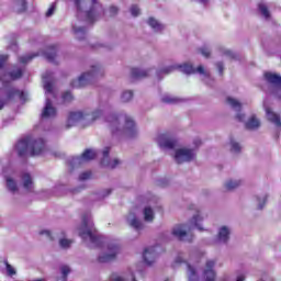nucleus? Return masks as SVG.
<instances>
[{
	"instance_id": "1",
	"label": "nucleus",
	"mask_w": 281,
	"mask_h": 281,
	"mask_svg": "<svg viewBox=\"0 0 281 281\" xmlns=\"http://www.w3.org/2000/svg\"><path fill=\"white\" fill-rule=\"evenodd\" d=\"M46 142L43 138H32L26 136L20 139L15 145V150L19 157H27L30 151L31 157H38L45 153Z\"/></svg>"
},
{
	"instance_id": "2",
	"label": "nucleus",
	"mask_w": 281,
	"mask_h": 281,
	"mask_svg": "<svg viewBox=\"0 0 281 281\" xmlns=\"http://www.w3.org/2000/svg\"><path fill=\"white\" fill-rule=\"evenodd\" d=\"M78 12H82V8L87 5L85 0H74ZM100 16H104V7L98 0H91V7L86 13L89 23H95Z\"/></svg>"
},
{
	"instance_id": "3",
	"label": "nucleus",
	"mask_w": 281,
	"mask_h": 281,
	"mask_svg": "<svg viewBox=\"0 0 281 281\" xmlns=\"http://www.w3.org/2000/svg\"><path fill=\"white\" fill-rule=\"evenodd\" d=\"M98 71H100V66H92L91 71L83 72L78 78V80H75L70 83V87H72V89H80L82 87H87V85L91 82V78H93L94 76H98Z\"/></svg>"
},
{
	"instance_id": "4",
	"label": "nucleus",
	"mask_w": 281,
	"mask_h": 281,
	"mask_svg": "<svg viewBox=\"0 0 281 281\" xmlns=\"http://www.w3.org/2000/svg\"><path fill=\"white\" fill-rule=\"evenodd\" d=\"M23 74H24L23 68L14 67L13 70L0 77V82L2 83V87H10V81L21 80V78H23Z\"/></svg>"
},
{
	"instance_id": "5",
	"label": "nucleus",
	"mask_w": 281,
	"mask_h": 281,
	"mask_svg": "<svg viewBox=\"0 0 281 281\" xmlns=\"http://www.w3.org/2000/svg\"><path fill=\"white\" fill-rule=\"evenodd\" d=\"M79 236L81 238H86V236H88V238H90V243H100V236L95 235L93 229H91V227H89V222L87 221V216H83L82 218V228L79 232Z\"/></svg>"
},
{
	"instance_id": "6",
	"label": "nucleus",
	"mask_w": 281,
	"mask_h": 281,
	"mask_svg": "<svg viewBox=\"0 0 281 281\" xmlns=\"http://www.w3.org/2000/svg\"><path fill=\"white\" fill-rule=\"evenodd\" d=\"M109 252L102 256H99L98 262L104 263V262H113L117 258V254H120V246L115 244H110L108 246Z\"/></svg>"
},
{
	"instance_id": "7",
	"label": "nucleus",
	"mask_w": 281,
	"mask_h": 281,
	"mask_svg": "<svg viewBox=\"0 0 281 281\" xmlns=\"http://www.w3.org/2000/svg\"><path fill=\"white\" fill-rule=\"evenodd\" d=\"M178 69H181L183 74H187L188 76L192 74H201V76H206V78H210V72L205 71V67L198 66V68H194L192 64H183L178 66Z\"/></svg>"
},
{
	"instance_id": "8",
	"label": "nucleus",
	"mask_w": 281,
	"mask_h": 281,
	"mask_svg": "<svg viewBox=\"0 0 281 281\" xmlns=\"http://www.w3.org/2000/svg\"><path fill=\"white\" fill-rule=\"evenodd\" d=\"M192 159H194L192 149L180 148L176 150L175 160L177 164H184V161H192Z\"/></svg>"
},
{
	"instance_id": "9",
	"label": "nucleus",
	"mask_w": 281,
	"mask_h": 281,
	"mask_svg": "<svg viewBox=\"0 0 281 281\" xmlns=\"http://www.w3.org/2000/svg\"><path fill=\"white\" fill-rule=\"evenodd\" d=\"M124 120L125 126L123 127V133H125V135H127L128 137H135L137 135L135 121H133V119H131V116L128 115H125Z\"/></svg>"
},
{
	"instance_id": "10",
	"label": "nucleus",
	"mask_w": 281,
	"mask_h": 281,
	"mask_svg": "<svg viewBox=\"0 0 281 281\" xmlns=\"http://www.w3.org/2000/svg\"><path fill=\"white\" fill-rule=\"evenodd\" d=\"M87 115L83 112H70L68 115V121L66 128H71V126H75L77 122H81V120H87Z\"/></svg>"
},
{
	"instance_id": "11",
	"label": "nucleus",
	"mask_w": 281,
	"mask_h": 281,
	"mask_svg": "<svg viewBox=\"0 0 281 281\" xmlns=\"http://www.w3.org/2000/svg\"><path fill=\"white\" fill-rule=\"evenodd\" d=\"M157 246L146 248L143 252V260L146 265H153L157 260Z\"/></svg>"
},
{
	"instance_id": "12",
	"label": "nucleus",
	"mask_w": 281,
	"mask_h": 281,
	"mask_svg": "<svg viewBox=\"0 0 281 281\" xmlns=\"http://www.w3.org/2000/svg\"><path fill=\"white\" fill-rule=\"evenodd\" d=\"M216 261L209 260L206 261V269L204 270V278L206 281H216V272L214 271V266Z\"/></svg>"
},
{
	"instance_id": "13",
	"label": "nucleus",
	"mask_w": 281,
	"mask_h": 281,
	"mask_svg": "<svg viewBox=\"0 0 281 281\" xmlns=\"http://www.w3.org/2000/svg\"><path fill=\"white\" fill-rule=\"evenodd\" d=\"M42 117H56V108L52 106V99H46V105L42 112Z\"/></svg>"
},
{
	"instance_id": "14",
	"label": "nucleus",
	"mask_w": 281,
	"mask_h": 281,
	"mask_svg": "<svg viewBox=\"0 0 281 281\" xmlns=\"http://www.w3.org/2000/svg\"><path fill=\"white\" fill-rule=\"evenodd\" d=\"M265 78L267 82L273 85V87H279L281 89V76L273 72H266Z\"/></svg>"
},
{
	"instance_id": "15",
	"label": "nucleus",
	"mask_w": 281,
	"mask_h": 281,
	"mask_svg": "<svg viewBox=\"0 0 281 281\" xmlns=\"http://www.w3.org/2000/svg\"><path fill=\"white\" fill-rule=\"evenodd\" d=\"M106 122H109L112 131V135H115L117 133V130L120 128V116L112 114L108 116Z\"/></svg>"
},
{
	"instance_id": "16",
	"label": "nucleus",
	"mask_w": 281,
	"mask_h": 281,
	"mask_svg": "<svg viewBox=\"0 0 281 281\" xmlns=\"http://www.w3.org/2000/svg\"><path fill=\"white\" fill-rule=\"evenodd\" d=\"M184 229L186 225L179 224L172 229V235L180 240H184V238L188 236V232H186Z\"/></svg>"
},
{
	"instance_id": "17",
	"label": "nucleus",
	"mask_w": 281,
	"mask_h": 281,
	"mask_svg": "<svg viewBox=\"0 0 281 281\" xmlns=\"http://www.w3.org/2000/svg\"><path fill=\"white\" fill-rule=\"evenodd\" d=\"M56 52H58V46L50 45L47 47V50L44 53V55L48 63H55Z\"/></svg>"
},
{
	"instance_id": "18",
	"label": "nucleus",
	"mask_w": 281,
	"mask_h": 281,
	"mask_svg": "<svg viewBox=\"0 0 281 281\" xmlns=\"http://www.w3.org/2000/svg\"><path fill=\"white\" fill-rule=\"evenodd\" d=\"M98 157V154L93 149H86L82 155L78 158L79 164H82V161H91Z\"/></svg>"
},
{
	"instance_id": "19",
	"label": "nucleus",
	"mask_w": 281,
	"mask_h": 281,
	"mask_svg": "<svg viewBox=\"0 0 281 281\" xmlns=\"http://www.w3.org/2000/svg\"><path fill=\"white\" fill-rule=\"evenodd\" d=\"M266 113L269 122H272V124H276V126H279V127L281 126L280 115L271 111V108H267Z\"/></svg>"
},
{
	"instance_id": "20",
	"label": "nucleus",
	"mask_w": 281,
	"mask_h": 281,
	"mask_svg": "<svg viewBox=\"0 0 281 281\" xmlns=\"http://www.w3.org/2000/svg\"><path fill=\"white\" fill-rule=\"evenodd\" d=\"M131 78H132V80H139L142 78H148V70H142L139 68H132Z\"/></svg>"
},
{
	"instance_id": "21",
	"label": "nucleus",
	"mask_w": 281,
	"mask_h": 281,
	"mask_svg": "<svg viewBox=\"0 0 281 281\" xmlns=\"http://www.w3.org/2000/svg\"><path fill=\"white\" fill-rule=\"evenodd\" d=\"M14 95H18L20 100H23V101L27 100V94H25L23 91L19 89H11L7 94V98L8 100H12Z\"/></svg>"
},
{
	"instance_id": "22",
	"label": "nucleus",
	"mask_w": 281,
	"mask_h": 281,
	"mask_svg": "<svg viewBox=\"0 0 281 281\" xmlns=\"http://www.w3.org/2000/svg\"><path fill=\"white\" fill-rule=\"evenodd\" d=\"M217 238L221 243H227V240H229V228L223 226L218 232Z\"/></svg>"
},
{
	"instance_id": "23",
	"label": "nucleus",
	"mask_w": 281,
	"mask_h": 281,
	"mask_svg": "<svg viewBox=\"0 0 281 281\" xmlns=\"http://www.w3.org/2000/svg\"><path fill=\"white\" fill-rule=\"evenodd\" d=\"M203 222V217L201 216V212L196 211V214L192 217L191 223L196 227L200 232H203L204 228L201 227V223Z\"/></svg>"
},
{
	"instance_id": "24",
	"label": "nucleus",
	"mask_w": 281,
	"mask_h": 281,
	"mask_svg": "<svg viewBox=\"0 0 281 281\" xmlns=\"http://www.w3.org/2000/svg\"><path fill=\"white\" fill-rule=\"evenodd\" d=\"M147 23L154 32H161L164 30V24L159 23L155 18H149Z\"/></svg>"
},
{
	"instance_id": "25",
	"label": "nucleus",
	"mask_w": 281,
	"mask_h": 281,
	"mask_svg": "<svg viewBox=\"0 0 281 281\" xmlns=\"http://www.w3.org/2000/svg\"><path fill=\"white\" fill-rule=\"evenodd\" d=\"M260 126V121L256 119V116H251L246 123V128L248 131H254V128H258Z\"/></svg>"
},
{
	"instance_id": "26",
	"label": "nucleus",
	"mask_w": 281,
	"mask_h": 281,
	"mask_svg": "<svg viewBox=\"0 0 281 281\" xmlns=\"http://www.w3.org/2000/svg\"><path fill=\"white\" fill-rule=\"evenodd\" d=\"M144 218L148 223H153V221H155V212H153L150 206L144 209Z\"/></svg>"
},
{
	"instance_id": "27",
	"label": "nucleus",
	"mask_w": 281,
	"mask_h": 281,
	"mask_svg": "<svg viewBox=\"0 0 281 281\" xmlns=\"http://www.w3.org/2000/svg\"><path fill=\"white\" fill-rule=\"evenodd\" d=\"M160 148H175L177 146V140L176 139H171V138H167L164 142L159 143Z\"/></svg>"
},
{
	"instance_id": "28",
	"label": "nucleus",
	"mask_w": 281,
	"mask_h": 281,
	"mask_svg": "<svg viewBox=\"0 0 281 281\" xmlns=\"http://www.w3.org/2000/svg\"><path fill=\"white\" fill-rule=\"evenodd\" d=\"M74 32L78 41H82L87 36V29L85 27H74Z\"/></svg>"
},
{
	"instance_id": "29",
	"label": "nucleus",
	"mask_w": 281,
	"mask_h": 281,
	"mask_svg": "<svg viewBox=\"0 0 281 281\" xmlns=\"http://www.w3.org/2000/svg\"><path fill=\"white\" fill-rule=\"evenodd\" d=\"M37 56H38V53L32 54V55L22 56V57H19V61L22 65H27V63L34 60V58H36Z\"/></svg>"
},
{
	"instance_id": "30",
	"label": "nucleus",
	"mask_w": 281,
	"mask_h": 281,
	"mask_svg": "<svg viewBox=\"0 0 281 281\" xmlns=\"http://www.w3.org/2000/svg\"><path fill=\"white\" fill-rule=\"evenodd\" d=\"M241 181L240 180H228L226 183H225V188L226 190H236V188H238L240 186Z\"/></svg>"
},
{
	"instance_id": "31",
	"label": "nucleus",
	"mask_w": 281,
	"mask_h": 281,
	"mask_svg": "<svg viewBox=\"0 0 281 281\" xmlns=\"http://www.w3.org/2000/svg\"><path fill=\"white\" fill-rule=\"evenodd\" d=\"M258 10L261 12L265 19H269L271 16V13L269 12V8H267L265 3H259Z\"/></svg>"
},
{
	"instance_id": "32",
	"label": "nucleus",
	"mask_w": 281,
	"mask_h": 281,
	"mask_svg": "<svg viewBox=\"0 0 281 281\" xmlns=\"http://www.w3.org/2000/svg\"><path fill=\"white\" fill-rule=\"evenodd\" d=\"M23 186L25 188V190H30V188H32V176H30V173H24L23 175Z\"/></svg>"
},
{
	"instance_id": "33",
	"label": "nucleus",
	"mask_w": 281,
	"mask_h": 281,
	"mask_svg": "<svg viewBox=\"0 0 281 281\" xmlns=\"http://www.w3.org/2000/svg\"><path fill=\"white\" fill-rule=\"evenodd\" d=\"M226 102H227L228 104H231V106H232L233 109H237L238 111H240V109H243V105L240 104V102L236 101V99H233V98L228 97V98L226 99Z\"/></svg>"
},
{
	"instance_id": "34",
	"label": "nucleus",
	"mask_w": 281,
	"mask_h": 281,
	"mask_svg": "<svg viewBox=\"0 0 281 281\" xmlns=\"http://www.w3.org/2000/svg\"><path fill=\"white\" fill-rule=\"evenodd\" d=\"M189 269V281H199V276L196 274V270L192 268V266L188 265Z\"/></svg>"
},
{
	"instance_id": "35",
	"label": "nucleus",
	"mask_w": 281,
	"mask_h": 281,
	"mask_svg": "<svg viewBox=\"0 0 281 281\" xmlns=\"http://www.w3.org/2000/svg\"><path fill=\"white\" fill-rule=\"evenodd\" d=\"M7 188H9L11 192H16V190H19L16 182L12 178L7 179Z\"/></svg>"
},
{
	"instance_id": "36",
	"label": "nucleus",
	"mask_w": 281,
	"mask_h": 281,
	"mask_svg": "<svg viewBox=\"0 0 281 281\" xmlns=\"http://www.w3.org/2000/svg\"><path fill=\"white\" fill-rule=\"evenodd\" d=\"M162 102H165V104H177L181 102V99L167 95L162 98Z\"/></svg>"
},
{
	"instance_id": "37",
	"label": "nucleus",
	"mask_w": 281,
	"mask_h": 281,
	"mask_svg": "<svg viewBox=\"0 0 281 281\" xmlns=\"http://www.w3.org/2000/svg\"><path fill=\"white\" fill-rule=\"evenodd\" d=\"M121 100L122 102H131V100H133V91L127 90L123 92Z\"/></svg>"
},
{
	"instance_id": "38",
	"label": "nucleus",
	"mask_w": 281,
	"mask_h": 281,
	"mask_svg": "<svg viewBox=\"0 0 281 281\" xmlns=\"http://www.w3.org/2000/svg\"><path fill=\"white\" fill-rule=\"evenodd\" d=\"M110 153H111V147H105L103 149V159L101 160L102 166H106V159H109Z\"/></svg>"
},
{
	"instance_id": "39",
	"label": "nucleus",
	"mask_w": 281,
	"mask_h": 281,
	"mask_svg": "<svg viewBox=\"0 0 281 281\" xmlns=\"http://www.w3.org/2000/svg\"><path fill=\"white\" fill-rule=\"evenodd\" d=\"M70 273H71V268H69V266L61 267L63 280H67V276H69Z\"/></svg>"
},
{
	"instance_id": "40",
	"label": "nucleus",
	"mask_w": 281,
	"mask_h": 281,
	"mask_svg": "<svg viewBox=\"0 0 281 281\" xmlns=\"http://www.w3.org/2000/svg\"><path fill=\"white\" fill-rule=\"evenodd\" d=\"M71 243H74L71 239L63 238L59 240V245H60V247H63V249H68V247L71 246Z\"/></svg>"
},
{
	"instance_id": "41",
	"label": "nucleus",
	"mask_w": 281,
	"mask_h": 281,
	"mask_svg": "<svg viewBox=\"0 0 281 281\" xmlns=\"http://www.w3.org/2000/svg\"><path fill=\"white\" fill-rule=\"evenodd\" d=\"M231 146H232V147H231V151H232V153H240V150H241L240 144H238V143L232 140V142H231Z\"/></svg>"
},
{
	"instance_id": "42",
	"label": "nucleus",
	"mask_w": 281,
	"mask_h": 281,
	"mask_svg": "<svg viewBox=\"0 0 281 281\" xmlns=\"http://www.w3.org/2000/svg\"><path fill=\"white\" fill-rule=\"evenodd\" d=\"M61 98L64 102H71L74 100V94H71L69 91H66L63 93Z\"/></svg>"
},
{
	"instance_id": "43",
	"label": "nucleus",
	"mask_w": 281,
	"mask_h": 281,
	"mask_svg": "<svg viewBox=\"0 0 281 281\" xmlns=\"http://www.w3.org/2000/svg\"><path fill=\"white\" fill-rule=\"evenodd\" d=\"M200 54H202V56H204V58H210V56H212V53L210 52V48L207 47H201L199 48Z\"/></svg>"
},
{
	"instance_id": "44",
	"label": "nucleus",
	"mask_w": 281,
	"mask_h": 281,
	"mask_svg": "<svg viewBox=\"0 0 281 281\" xmlns=\"http://www.w3.org/2000/svg\"><path fill=\"white\" fill-rule=\"evenodd\" d=\"M18 5H20L19 12L27 10V2L25 0H18Z\"/></svg>"
},
{
	"instance_id": "45",
	"label": "nucleus",
	"mask_w": 281,
	"mask_h": 281,
	"mask_svg": "<svg viewBox=\"0 0 281 281\" xmlns=\"http://www.w3.org/2000/svg\"><path fill=\"white\" fill-rule=\"evenodd\" d=\"M131 225L134 227V229H142V222L137 218H133L131 221Z\"/></svg>"
},
{
	"instance_id": "46",
	"label": "nucleus",
	"mask_w": 281,
	"mask_h": 281,
	"mask_svg": "<svg viewBox=\"0 0 281 281\" xmlns=\"http://www.w3.org/2000/svg\"><path fill=\"white\" fill-rule=\"evenodd\" d=\"M91 171H85L79 176V181H87V179H91Z\"/></svg>"
},
{
	"instance_id": "47",
	"label": "nucleus",
	"mask_w": 281,
	"mask_h": 281,
	"mask_svg": "<svg viewBox=\"0 0 281 281\" xmlns=\"http://www.w3.org/2000/svg\"><path fill=\"white\" fill-rule=\"evenodd\" d=\"M5 267L8 276H16V270L10 263L5 262Z\"/></svg>"
},
{
	"instance_id": "48",
	"label": "nucleus",
	"mask_w": 281,
	"mask_h": 281,
	"mask_svg": "<svg viewBox=\"0 0 281 281\" xmlns=\"http://www.w3.org/2000/svg\"><path fill=\"white\" fill-rule=\"evenodd\" d=\"M54 12H56V3L50 4V7L48 8V10L46 12V16H52V14H54Z\"/></svg>"
},
{
	"instance_id": "49",
	"label": "nucleus",
	"mask_w": 281,
	"mask_h": 281,
	"mask_svg": "<svg viewBox=\"0 0 281 281\" xmlns=\"http://www.w3.org/2000/svg\"><path fill=\"white\" fill-rule=\"evenodd\" d=\"M8 61V55H0V69L5 67V63Z\"/></svg>"
},
{
	"instance_id": "50",
	"label": "nucleus",
	"mask_w": 281,
	"mask_h": 281,
	"mask_svg": "<svg viewBox=\"0 0 281 281\" xmlns=\"http://www.w3.org/2000/svg\"><path fill=\"white\" fill-rule=\"evenodd\" d=\"M44 89H45V91H46L47 93H53V91H54V85H52V82H46V83L44 85Z\"/></svg>"
},
{
	"instance_id": "51",
	"label": "nucleus",
	"mask_w": 281,
	"mask_h": 281,
	"mask_svg": "<svg viewBox=\"0 0 281 281\" xmlns=\"http://www.w3.org/2000/svg\"><path fill=\"white\" fill-rule=\"evenodd\" d=\"M132 16H139V7L137 5H132L131 8Z\"/></svg>"
},
{
	"instance_id": "52",
	"label": "nucleus",
	"mask_w": 281,
	"mask_h": 281,
	"mask_svg": "<svg viewBox=\"0 0 281 281\" xmlns=\"http://www.w3.org/2000/svg\"><path fill=\"white\" fill-rule=\"evenodd\" d=\"M100 115H102V111H100V110L92 112V122H95V120H98V117H100Z\"/></svg>"
},
{
	"instance_id": "53",
	"label": "nucleus",
	"mask_w": 281,
	"mask_h": 281,
	"mask_svg": "<svg viewBox=\"0 0 281 281\" xmlns=\"http://www.w3.org/2000/svg\"><path fill=\"white\" fill-rule=\"evenodd\" d=\"M175 69H176L175 66H169V67L160 70V74H170V72L175 71Z\"/></svg>"
},
{
	"instance_id": "54",
	"label": "nucleus",
	"mask_w": 281,
	"mask_h": 281,
	"mask_svg": "<svg viewBox=\"0 0 281 281\" xmlns=\"http://www.w3.org/2000/svg\"><path fill=\"white\" fill-rule=\"evenodd\" d=\"M120 12V9L117 7H110V16H115Z\"/></svg>"
},
{
	"instance_id": "55",
	"label": "nucleus",
	"mask_w": 281,
	"mask_h": 281,
	"mask_svg": "<svg viewBox=\"0 0 281 281\" xmlns=\"http://www.w3.org/2000/svg\"><path fill=\"white\" fill-rule=\"evenodd\" d=\"M216 67L218 69V72H220V76H223V71L225 69L224 65H223V61H220L216 64Z\"/></svg>"
},
{
	"instance_id": "56",
	"label": "nucleus",
	"mask_w": 281,
	"mask_h": 281,
	"mask_svg": "<svg viewBox=\"0 0 281 281\" xmlns=\"http://www.w3.org/2000/svg\"><path fill=\"white\" fill-rule=\"evenodd\" d=\"M41 236H43L44 234L47 236V238H49V240H54V237H52V233L49 231H42L40 232Z\"/></svg>"
},
{
	"instance_id": "57",
	"label": "nucleus",
	"mask_w": 281,
	"mask_h": 281,
	"mask_svg": "<svg viewBox=\"0 0 281 281\" xmlns=\"http://www.w3.org/2000/svg\"><path fill=\"white\" fill-rule=\"evenodd\" d=\"M110 168L113 170V168H117V166H120V160L119 159H114L113 164L109 165Z\"/></svg>"
},
{
	"instance_id": "58",
	"label": "nucleus",
	"mask_w": 281,
	"mask_h": 281,
	"mask_svg": "<svg viewBox=\"0 0 281 281\" xmlns=\"http://www.w3.org/2000/svg\"><path fill=\"white\" fill-rule=\"evenodd\" d=\"M236 120H238V122H243L245 120V114H237Z\"/></svg>"
},
{
	"instance_id": "59",
	"label": "nucleus",
	"mask_w": 281,
	"mask_h": 281,
	"mask_svg": "<svg viewBox=\"0 0 281 281\" xmlns=\"http://www.w3.org/2000/svg\"><path fill=\"white\" fill-rule=\"evenodd\" d=\"M182 262H186V261H183L181 257L176 258V265H182Z\"/></svg>"
},
{
	"instance_id": "60",
	"label": "nucleus",
	"mask_w": 281,
	"mask_h": 281,
	"mask_svg": "<svg viewBox=\"0 0 281 281\" xmlns=\"http://www.w3.org/2000/svg\"><path fill=\"white\" fill-rule=\"evenodd\" d=\"M267 203V198L263 199V203L259 204L258 210H262L265 207V204Z\"/></svg>"
},
{
	"instance_id": "61",
	"label": "nucleus",
	"mask_w": 281,
	"mask_h": 281,
	"mask_svg": "<svg viewBox=\"0 0 281 281\" xmlns=\"http://www.w3.org/2000/svg\"><path fill=\"white\" fill-rule=\"evenodd\" d=\"M236 281H245V276H239Z\"/></svg>"
},
{
	"instance_id": "62",
	"label": "nucleus",
	"mask_w": 281,
	"mask_h": 281,
	"mask_svg": "<svg viewBox=\"0 0 281 281\" xmlns=\"http://www.w3.org/2000/svg\"><path fill=\"white\" fill-rule=\"evenodd\" d=\"M3 106H5V103L0 100V111H1V109H3Z\"/></svg>"
},
{
	"instance_id": "63",
	"label": "nucleus",
	"mask_w": 281,
	"mask_h": 281,
	"mask_svg": "<svg viewBox=\"0 0 281 281\" xmlns=\"http://www.w3.org/2000/svg\"><path fill=\"white\" fill-rule=\"evenodd\" d=\"M132 281H137V279L135 278V276L132 277Z\"/></svg>"
},
{
	"instance_id": "64",
	"label": "nucleus",
	"mask_w": 281,
	"mask_h": 281,
	"mask_svg": "<svg viewBox=\"0 0 281 281\" xmlns=\"http://www.w3.org/2000/svg\"><path fill=\"white\" fill-rule=\"evenodd\" d=\"M201 1V3H205L207 0H200Z\"/></svg>"
}]
</instances>
